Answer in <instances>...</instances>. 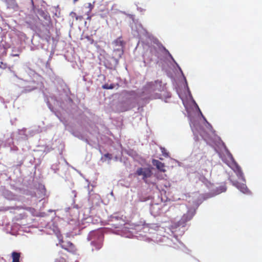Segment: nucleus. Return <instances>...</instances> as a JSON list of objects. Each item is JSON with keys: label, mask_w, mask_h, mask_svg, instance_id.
<instances>
[{"label": "nucleus", "mask_w": 262, "mask_h": 262, "mask_svg": "<svg viewBox=\"0 0 262 262\" xmlns=\"http://www.w3.org/2000/svg\"><path fill=\"white\" fill-rule=\"evenodd\" d=\"M136 174L138 176H142V179L145 182H147V179L150 178L152 175V171L150 168H139L136 172Z\"/></svg>", "instance_id": "1"}, {"label": "nucleus", "mask_w": 262, "mask_h": 262, "mask_svg": "<svg viewBox=\"0 0 262 262\" xmlns=\"http://www.w3.org/2000/svg\"><path fill=\"white\" fill-rule=\"evenodd\" d=\"M59 244L61 247L68 252L72 254H75L76 253L77 248L75 245L71 242L61 240Z\"/></svg>", "instance_id": "2"}, {"label": "nucleus", "mask_w": 262, "mask_h": 262, "mask_svg": "<svg viewBox=\"0 0 262 262\" xmlns=\"http://www.w3.org/2000/svg\"><path fill=\"white\" fill-rule=\"evenodd\" d=\"M229 166L234 170L236 173L237 177L242 180H244V173L241 167L235 161L233 158L232 157V163Z\"/></svg>", "instance_id": "3"}, {"label": "nucleus", "mask_w": 262, "mask_h": 262, "mask_svg": "<svg viewBox=\"0 0 262 262\" xmlns=\"http://www.w3.org/2000/svg\"><path fill=\"white\" fill-rule=\"evenodd\" d=\"M194 215V213L191 211H188L185 214H184L178 223L180 226H184L186 223L190 221Z\"/></svg>", "instance_id": "4"}, {"label": "nucleus", "mask_w": 262, "mask_h": 262, "mask_svg": "<svg viewBox=\"0 0 262 262\" xmlns=\"http://www.w3.org/2000/svg\"><path fill=\"white\" fill-rule=\"evenodd\" d=\"M152 164L156 166L157 168L160 170L161 171L165 172V165L163 163H162L161 162L159 161V160L154 159L152 161Z\"/></svg>", "instance_id": "5"}, {"label": "nucleus", "mask_w": 262, "mask_h": 262, "mask_svg": "<svg viewBox=\"0 0 262 262\" xmlns=\"http://www.w3.org/2000/svg\"><path fill=\"white\" fill-rule=\"evenodd\" d=\"M234 186H235L241 191L244 193H247L248 192L249 190L245 184H240L238 182H236L233 184Z\"/></svg>", "instance_id": "6"}, {"label": "nucleus", "mask_w": 262, "mask_h": 262, "mask_svg": "<svg viewBox=\"0 0 262 262\" xmlns=\"http://www.w3.org/2000/svg\"><path fill=\"white\" fill-rule=\"evenodd\" d=\"M12 261V262H20L19 258L20 253L16 252H13L11 254Z\"/></svg>", "instance_id": "7"}, {"label": "nucleus", "mask_w": 262, "mask_h": 262, "mask_svg": "<svg viewBox=\"0 0 262 262\" xmlns=\"http://www.w3.org/2000/svg\"><path fill=\"white\" fill-rule=\"evenodd\" d=\"M147 52H149V53H150L152 56H157L158 55L157 48L156 47L154 46L149 47V48L147 50Z\"/></svg>", "instance_id": "8"}, {"label": "nucleus", "mask_w": 262, "mask_h": 262, "mask_svg": "<svg viewBox=\"0 0 262 262\" xmlns=\"http://www.w3.org/2000/svg\"><path fill=\"white\" fill-rule=\"evenodd\" d=\"M114 43L116 46L123 47V41L121 37H119L116 39L114 41Z\"/></svg>", "instance_id": "9"}, {"label": "nucleus", "mask_w": 262, "mask_h": 262, "mask_svg": "<svg viewBox=\"0 0 262 262\" xmlns=\"http://www.w3.org/2000/svg\"><path fill=\"white\" fill-rule=\"evenodd\" d=\"M103 89L109 90V89H113L115 88L114 84H108L107 83H105L102 86Z\"/></svg>", "instance_id": "10"}, {"label": "nucleus", "mask_w": 262, "mask_h": 262, "mask_svg": "<svg viewBox=\"0 0 262 262\" xmlns=\"http://www.w3.org/2000/svg\"><path fill=\"white\" fill-rule=\"evenodd\" d=\"M38 13L41 16H43L46 19L50 18V16L46 14V13H45L42 10H39Z\"/></svg>", "instance_id": "11"}, {"label": "nucleus", "mask_w": 262, "mask_h": 262, "mask_svg": "<svg viewBox=\"0 0 262 262\" xmlns=\"http://www.w3.org/2000/svg\"><path fill=\"white\" fill-rule=\"evenodd\" d=\"M161 152L164 156H167L168 153L166 152V150L164 147H161Z\"/></svg>", "instance_id": "12"}, {"label": "nucleus", "mask_w": 262, "mask_h": 262, "mask_svg": "<svg viewBox=\"0 0 262 262\" xmlns=\"http://www.w3.org/2000/svg\"><path fill=\"white\" fill-rule=\"evenodd\" d=\"M85 38L87 39V40L90 42L91 44H93L94 43V39L90 36H86Z\"/></svg>", "instance_id": "13"}, {"label": "nucleus", "mask_w": 262, "mask_h": 262, "mask_svg": "<svg viewBox=\"0 0 262 262\" xmlns=\"http://www.w3.org/2000/svg\"><path fill=\"white\" fill-rule=\"evenodd\" d=\"M163 49L164 50V51H165L166 53H167L169 55V56L171 58H172V56H171V55L169 53V52H168V51L164 47H163Z\"/></svg>", "instance_id": "14"}, {"label": "nucleus", "mask_w": 262, "mask_h": 262, "mask_svg": "<svg viewBox=\"0 0 262 262\" xmlns=\"http://www.w3.org/2000/svg\"><path fill=\"white\" fill-rule=\"evenodd\" d=\"M104 157L109 159H111V155H110V154H105Z\"/></svg>", "instance_id": "15"}, {"label": "nucleus", "mask_w": 262, "mask_h": 262, "mask_svg": "<svg viewBox=\"0 0 262 262\" xmlns=\"http://www.w3.org/2000/svg\"><path fill=\"white\" fill-rule=\"evenodd\" d=\"M70 15L72 16V17H73V16H76V14L74 12H71V14H70Z\"/></svg>", "instance_id": "16"}, {"label": "nucleus", "mask_w": 262, "mask_h": 262, "mask_svg": "<svg viewBox=\"0 0 262 262\" xmlns=\"http://www.w3.org/2000/svg\"><path fill=\"white\" fill-rule=\"evenodd\" d=\"M45 194V189L43 188H42V198H44Z\"/></svg>", "instance_id": "17"}, {"label": "nucleus", "mask_w": 262, "mask_h": 262, "mask_svg": "<svg viewBox=\"0 0 262 262\" xmlns=\"http://www.w3.org/2000/svg\"><path fill=\"white\" fill-rule=\"evenodd\" d=\"M12 56H18L19 55L18 54H13Z\"/></svg>", "instance_id": "18"}, {"label": "nucleus", "mask_w": 262, "mask_h": 262, "mask_svg": "<svg viewBox=\"0 0 262 262\" xmlns=\"http://www.w3.org/2000/svg\"><path fill=\"white\" fill-rule=\"evenodd\" d=\"M62 262H66V260L63 258H62Z\"/></svg>", "instance_id": "19"}, {"label": "nucleus", "mask_w": 262, "mask_h": 262, "mask_svg": "<svg viewBox=\"0 0 262 262\" xmlns=\"http://www.w3.org/2000/svg\"><path fill=\"white\" fill-rule=\"evenodd\" d=\"M76 19L77 20L78 19H79V17L76 15Z\"/></svg>", "instance_id": "20"}, {"label": "nucleus", "mask_w": 262, "mask_h": 262, "mask_svg": "<svg viewBox=\"0 0 262 262\" xmlns=\"http://www.w3.org/2000/svg\"><path fill=\"white\" fill-rule=\"evenodd\" d=\"M207 123H208V125H209V126H210V127L212 128V126H211V125H210L209 123H208V122H207Z\"/></svg>", "instance_id": "21"}, {"label": "nucleus", "mask_w": 262, "mask_h": 262, "mask_svg": "<svg viewBox=\"0 0 262 262\" xmlns=\"http://www.w3.org/2000/svg\"><path fill=\"white\" fill-rule=\"evenodd\" d=\"M78 0H74V3H76Z\"/></svg>", "instance_id": "22"}, {"label": "nucleus", "mask_w": 262, "mask_h": 262, "mask_svg": "<svg viewBox=\"0 0 262 262\" xmlns=\"http://www.w3.org/2000/svg\"><path fill=\"white\" fill-rule=\"evenodd\" d=\"M82 18V16L79 17V18L81 19Z\"/></svg>", "instance_id": "23"}]
</instances>
